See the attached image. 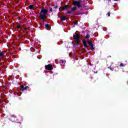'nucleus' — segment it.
Returning a JSON list of instances; mask_svg holds the SVG:
<instances>
[{
  "mask_svg": "<svg viewBox=\"0 0 128 128\" xmlns=\"http://www.w3.org/2000/svg\"><path fill=\"white\" fill-rule=\"evenodd\" d=\"M15 124L16 126H19L20 128H22V122H16Z\"/></svg>",
  "mask_w": 128,
  "mask_h": 128,
  "instance_id": "nucleus-9",
  "label": "nucleus"
},
{
  "mask_svg": "<svg viewBox=\"0 0 128 128\" xmlns=\"http://www.w3.org/2000/svg\"><path fill=\"white\" fill-rule=\"evenodd\" d=\"M4 54L2 52H0V56H4Z\"/></svg>",
  "mask_w": 128,
  "mask_h": 128,
  "instance_id": "nucleus-19",
  "label": "nucleus"
},
{
  "mask_svg": "<svg viewBox=\"0 0 128 128\" xmlns=\"http://www.w3.org/2000/svg\"><path fill=\"white\" fill-rule=\"evenodd\" d=\"M60 20H61L64 21V20H66V16H62L60 17Z\"/></svg>",
  "mask_w": 128,
  "mask_h": 128,
  "instance_id": "nucleus-11",
  "label": "nucleus"
},
{
  "mask_svg": "<svg viewBox=\"0 0 128 128\" xmlns=\"http://www.w3.org/2000/svg\"><path fill=\"white\" fill-rule=\"evenodd\" d=\"M45 68L46 70H54V68H52V64L46 65L45 66Z\"/></svg>",
  "mask_w": 128,
  "mask_h": 128,
  "instance_id": "nucleus-4",
  "label": "nucleus"
},
{
  "mask_svg": "<svg viewBox=\"0 0 128 128\" xmlns=\"http://www.w3.org/2000/svg\"><path fill=\"white\" fill-rule=\"evenodd\" d=\"M73 38L76 42H80V34H76V35L74 34Z\"/></svg>",
  "mask_w": 128,
  "mask_h": 128,
  "instance_id": "nucleus-5",
  "label": "nucleus"
},
{
  "mask_svg": "<svg viewBox=\"0 0 128 128\" xmlns=\"http://www.w3.org/2000/svg\"><path fill=\"white\" fill-rule=\"evenodd\" d=\"M28 8H29V10H34V5H32V4L28 6Z\"/></svg>",
  "mask_w": 128,
  "mask_h": 128,
  "instance_id": "nucleus-14",
  "label": "nucleus"
},
{
  "mask_svg": "<svg viewBox=\"0 0 128 128\" xmlns=\"http://www.w3.org/2000/svg\"><path fill=\"white\" fill-rule=\"evenodd\" d=\"M45 27L46 28V30H48V28H50V24H46Z\"/></svg>",
  "mask_w": 128,
  "mask_h": 128,
  "instance_id": "nucleus-15",
  "label": "nucleus"
},
{
  "mask_svg": "<svg viewBox=\"0 0 128 128\" xmlns=\"http://www.w3.org/2000/svg\"><path fill=\"white\" fill-rule=\"evenodd\" d=\"M72 4H73V6H76L78 8L82 6V5H80V1L74 0L72 2Z\"/></svg>",
  "mask_w": 128,
  "mask_h": 128,
  "instance_id": "nucleus-2",
  "label": "nucleus"
},
{
  "mask_svg": "<svg viewBox=\"0 0 128 128\" xmlns=\"http://www.w3.org/2000/svg\"><path fill=\"white\" fill-rule=\"evenodd\" d=\"M24 30L26 32V28H24Z\"/></svg>",
  "mask_w": 128,
  "mask_h": 128,
  "instance_id": "nucleus-30",
  "label": "nucleus"
},
{
  "mask_svg": "<svg viewBox=\"0 0 128 128\" xmlns=\"http://www.w3.org/2000/svg\"><path fill=\"white\" fill-rule=\"evenodd\" d=\"M78 14H84V12H79L77 14H76V16H78Z\"/></svg>",
  "mask_w": 128,
  "mask_h": 128,
  "instance_id": "nucleus-20",
  "label": "nucleus"
},
{
  "mask_svg": "<svg viewBox=\"0 0 128 128\" xmlns=\"http://www.w3.org/2000/svg\"><path fill=\"white\" fill-rule=\"evenodd\" d=\"M73 48H76V46L74 45Z\"/></svg>",
  "mask_w": 128,
  "mask_h": 128,
  "instance_id": "nucleus-32",
  "label": "nucleus"
},
{
  "mask_svg": "<svg viewBox=\"0 0 128 128\" xmlns=\"http://www.w3.org/2000/svg\"><path fill=\"white\" fill-rule=\"evenodd\" d=\"M48 10L44 8V6H42L41 8V10L39 13V18H40V20H42V22H44V20L48 18V16H46V14H48Z\"/></svg>",
  "mask_w": 128,
  "mask_h": 128,
  "instance_id": "nucleus-1",
  "label": "nucleus"
},
{
  "mask_svg": "<svg viewBox=\"0 0 128 128\" xmlns=\"http://www.w3.org/2000/svg\"><path fill=\"white\" fill-rule=\"evenodd\" d=\"M66 60H60L59 62L60 64L62 65V64H66Z\"/></svg>",
  "mask_w": 128,
  "mask_h": 128,
  "instance_id": "nucleus-12",
  "label": "nucleus"
},
{
  "mask_svg": "<svg viewBox=\"0 0 128 128\" xmlns=\"http://www.w3.org/2000/svg\"><path fill=\"white\" fill-rule=\"evenodd\" d=\"M76 44H80V42H79V41H76Z\"/></svg>",
  "mask_w": 128,
  "mask_h": 128,
  "instance_id": "nucleus-29",
  "label": "nucleus"
},
{
  "mask_svg": "<svg viewBox=\"0 0 128 128\" xmlns=\"http://www.w3.org/2000/svg\"><path fill=\"white\" fill-rule=\"evenodd\" d=\"M106 16H110V12H108L106 14Z\"/></svg>",
  "mask_w": 128,
  "mask_h": 128,
  "instance_id": "nucleus-22",
  "label": "nucleus"
},
{
  "mask_svg": "<svg viewBox=\"0 0 128 128\" xmlns=\"http://www.w3.org/2000/svg\"><path fill=\"white\" fill-rule=\"evenodd\" d=\"M86 38H90V34H87L86 36H85Z\"/></svg>",
  "mask_w": 128,
  "mask_h": 128,
  "instance_id": "nucleus-17",
  "label": "nucleus"
},
{
  "mask_svg": "<svg viewBox=\"0 0 128 128\" xmlns=\"http://www.w3.org/2000/svg\"><path fill=\"white\" fill-rule=\"evenodd\" d=\"M59 10L60 12H64V8H62V6L60 7L59 8Z\"/></svg>",
  "mask_w": 128,
  "mask_h": 128,
  "instance_id": "nucleus-16",
  "label": "nucleus"
},
{
  "mask_svg": "<svg viewBox=\"0 0 128 128\" xmlns=\"http://www.w3.org/2000/svg\"><path fill=\"white\" fill-rule=\"evenodd\" d=\"M90 48H91V50L94 51V46H91Z\"/></svg>",
  "mask_w": 128,
  "mask_h": 128,
  "instance_id": "nucleus-24",
  "label": "nucleus"
},
{
  "mask_svg": "<svg viewBox=\"0 0 128 128\" xmlns=\"http://www.w3.org/2000/svg\"><path fill=\"white\" fill-rule=\"evenodd\" d=\"M88 44L90 47L94 46V44H92V41L88 42Z\"/></svg>",
  "mask_w": 128,
  "mask_h": 128,
  "instance_id": "nucleus-13",
  "label": "nucleus"
},
{
  "mask_svg": "<svg viewBox=\"0 0 128 128\" xmlns=\"http://www.w3.org/2000/svg\"><path fill=\"white\" fill-rule=\"evenodd\" d=\"M120 66H121V67H124V64L121 63L120 64Z\"/></svg>",
  "mask_w": 128,
  "mask_h": 128,
  "instance_id": "nucleus-25",
  "label": "nucleus"
},
{
  "mask_svg": "<svg viewBox=\"0 0 128 128\" xmlns=\"http://www.w3.org/2000/svg\"><path fill=\"white\" fill-rule=\"evenodd\" d=\"M54 8H58V5H56V6H54Z\"/></svg>",
  "mask_w": 128,
  "mask_h": 128,
  "instance_id": "nucleus-27",
  "label": "nucleus"
},
{
  "mask_svg": "<svg viewBox=\"0 0 128 128\" xmlns=\"http://www.w3.org/2000/svg\"><path fill=\"white\" fill-rule=\"evenodd\" d=\"M94 74H98V71H96V72H94Z\"/></svg>",
  "mask_w": 128,
  "mask_h": 128,
  "instance_id": "nucleus-31",
  "label": "nucleus"
},
{
  "mask_svg": "<svg viewBox=\"0 0 128 128\" xmlns=\"http://www.w3.org/2000/svg\"><path fill=\"white\" fill-rule=\"evenodd\" d=\"M82 32H84V31H82Z\"/></svg>",
  "mask_w": 128,
  "mask_h": 128,
  "instance_id": "nucleus-34",
  "label": "nucleus"
},
{
  "mask_svg": "<svg viewBox=\"0 0 128 128\" xmlns=\"http://www.w3.org/2000/svg\"><path fill=\"white\" fill-rule=\"evenodd\" d=\"M18 96H20V94H18Z\"/></svg>",
  "mask_w": 128,
  "mask_h": 128,
  "instance_id": "nucleus-35",
  "label": "nucleus"
},
{
  "mask_svg": "<svg viewBox=\"0 0 128 128\" xmlns=\"http://www.w3.org/2000/svg\"><path fill=\"white\" fill-rule=\"evenodd\" d=\"M10 120H12V122H16V116L14 114H12L10 117Z\"/></svg>",
  "mask_w": 128,
  "mask_h": 128,
  "instance_id": "nucleus-7",
  "label": "nucleus"
},
{
  "mask_svg": "<svg viewBox=\"0 0 128 128\" xmlns=\"http://www.w3.org/2000/svg\"><path fill=\"white\" fill-rule=\"evenodd\" d=\"M49 12H52V8H50Z\"/></svg>",
  "mask_w": 128,
  "mask_h": 128,
  "instance_id": "nucleus-28",
  "label": "nucleus"
},
{
  "mask_svg": "<svg viewBox=\"0 0 128 128\" xmlns=\"http://www.w3.org/2000/svg\"><path fill=\"white\" fill-rule=\"evenodd\" d=\"M62 8L63 10H66V8H70V5H65L64 6H62Z\"/></svg>",
  "mask_w": 128,
  "mask_h": 128,
  "instance_id": "nucleus-10",
  "label": "nucleus"
},
{
  "mask_svg": "<svg viewBox=\"0 0 128 128\" xmlns=\"http://www.w3.org/2000/svg\"><path fill=\"white\" fill-rule=\"evenodd\" d=\"M78 21L74 22V26H78Z\"/></svg>",
  "mask_w": 128,
  "mask_h": 128,
  "instance_id": "nucleus-21",
  "label": "nucleus"
},
{
  "mask_svg": "<svg viewBox=\"0 0 128 128\" xmlns=\"http://www.w3.org/2000/svg\"><path fill=\"white\" fill-rule=\"evenodd\" d=\"M16 28H18V29L22 28V27H20V25H18V26H16Z\"/></svg>",
  "mask_w": 128,
  "mask_h": 128,
  "instance_id": "nucleus-23",
  "label": "nucleus"
},
{
  "mask_svg": "<svg viewBox=\"0 0 128 128\" xmlns=\"http://www.w3.org/2000/svg\"><path fill=\"white\" fill-rule=\"evenodd\" d=\"M58 18H60V16H58Z\"/></svg>",
  "mask_w": 128,
  "mask_h": 128,
  "instance_id": "nucleus-33",
  "label": "nucleus"
},
{
  "mask_svg": "<svg viewBox=\"0 0 128 128\" xmlns=\"http://www.w3.org/2000/svg\"><path fill=\"white\" fill-rule=\"evenodd\" d=\"M28 88H30V87H28V86H26L24 87V85H22L20 86V89L22 90V92H24V90H28Z\"/></svg>",
  "mask_w": 128,
  "mask_h": 128,
  "instance_id": "nucleus-6",
  "label": "nucleus"
},
{
  "mask_svg": "<svg viewBox=\"0 0 128 128\" xmlns=\"http://www.w3.org/2000/svg\"><path fill=\"white\" fill-rule=\"evenodd\" d=\"M108 68H110V70H112V72L114 70V69L112 68L111 66L108 67Z\"/></svg>",
  "mask_w": 128,
  "mask_h": 128,
  "instance_id": "nucleus-26",
  "label": "nucleus"
},
{
  "mask_svg": "<svg viewBox=\"0 0 128 128\" xmlns=\"http://www.w3.org/2000/svg\"><path fill=\"white\" fill-rule=\"evenodd\" d=\"M82 43H83V44L85 48H88V44H86V40H82Z\"/></svg>",
  "mask_w": 128,
  "mask_h": 128,
  "instance_id": "nucleus-8",
  "label": "nucleus"
},
{
  "mask_svg": "<svg viewBox=\"0 0 128 128\" xmlns=\"http://www.w3.org/2000/svg\"><path fill=\"white\" fill-rule=\"evenodd\" d=\"M76 6H74L71 8L70 11H67V14H74V12H76Z\"/></svg>",
  "mask_w": 128,
  "mask_h": 128,
  "instance_id": "nucleus-3",
  "label": "nucleus"
},
{
  "mask_svg": "<svg viewBox=\"0 0 128 128\" xmlns=\"http://www.w3.org/2000/svg\"><path fill=\"white\" fill-rule=\"evenodd\" d=\"M104 2L105 4H108V2H110V0H104Z\"/></svg>",
  "mask_w": 128,
  "mask_h": 128,
  "instance_id": "nucleus-18",
  "label": "nucleus"
}]
</instances>
